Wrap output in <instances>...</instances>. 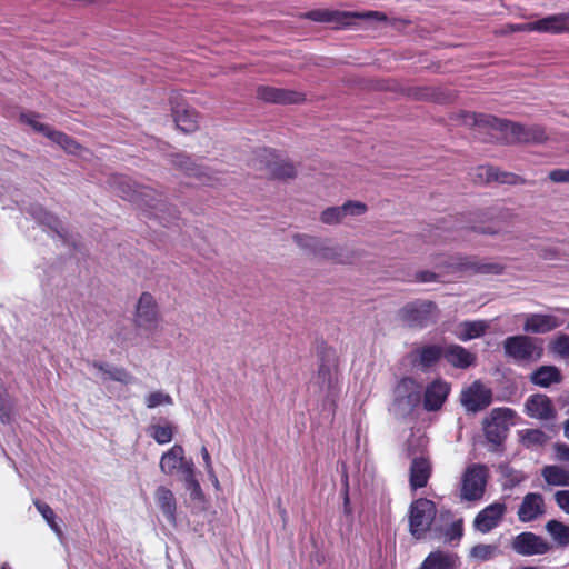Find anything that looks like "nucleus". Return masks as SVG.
<instances>
[{
  "label": "nucleus",
  "mask_w": 569,
  "mask_h": 569,
  "mask_svg": "<svg viewBox=\"0 0 569 569\" xmlns=\"http://www.w3.org/2000/svg\"><path fill=\"white\" fill-rule=\"evenodd\" d=\"M489 128L496 132L497 138L505 139L507 142H542L546 140L545 130L539 126L523 127L521 124L499 119L488 114H470L466 122Z\"/></svg>",
  "instance_id": "f257e3e1"
},
{
  "label": "nucleus",
  "mask_w": 569,
  "mask_h": 569,
  "mask_svg": "<svg viewBox=\"0 0 569 569\" xmlns=\"http://www.w3.org/2000/svg\"><path fill=\"white\" fill-rule=\"evenodd\" d=\"M421 400V387L412 378L401 379L393 390L389 411L398 419L410 416Z\"/></svg>",
  "instance_id": "f03ea898"
},
{
  "label": "nucleus",
  "mask_w": 569,
  "mask_h": 569,
  "mask_svg": "<svg viewBox=\"0 0 569 569\" xmlns=\"http://www.w3.org/2000/svg\"><path fill=\"white\" fill-rule=\"evenodd\" d=\"M437 515V507L433 501L419 498L410 505L409 508V532L419 540L423 539L430 530Z\"/></svg>",
  "instance_id": "7ed1b4c3"
},
{
  "label": "nucleus",
  "mask_w": 569,
  "mask_h": 569,
  "mask_svg": "<svg viewBox=\"0 0 569 569\" xmlns=\"http://www.w3.org/2000/svg\"><path fill=\"white\" fill-rule=\"evenodd\" d=\"M503 351L516 362H533L541 358L543 348L537 339L518 335L505 339Z\"/></svg>",
  "instance_id": "20e7f679"
},
{
  "label": "nucleus",
  "mask_w": 569,
  "mask_h": 569,
  "mask_svg": "<svg viewBox=\"0 0 569 569\" xmlns=\"http://www.w3.org/2000/svg\"><path fill=\"white\" fill-rule=\"evenodd\" d=\"M399 319L409 327L425 328L438 318L437 306L431 301L416 300L398 311Z\"/></svg>",
  "instance_id": "39448f33"
},
{
  "label": "nucleus",
  "mask_w": 569,
  "mask_h": 569,
  "mask_svg": "<svg viewBox=\"0 0 569 569\" xmlns=\"http://www.w3.org/2000/svg\"><path fill=\"white\" fill-rule=\"evenodd\" d=\"M515 411L509 408H495L483 419V431L488 441L499 445L513 425Z\"/></svg>",
  "instance_id": "423d86ee"
},
{
  "label": "nucleus",
  "mask_w": 569,
  "mask_h": 569,
  "mask_svg": "<svg viewBox=\"0 0 569 569\" xmlns=\"http://www.w3.org/2000/svg\"><path fill=\"white\" fill-rule=\"evenodd\" d=\"M108 184L119 197L132 202L133 204H146L147 201L144 200V197L147 196L157 198L152 188L137 186L130 178L124 176H111L108 179Z\"/></svg>",
  "instance_id": "0eeeda50"
},
{
  "label": "nucleus",
  "mask_w": 569,
  "mask_h": 569,
  "mask_svg": "<svg viewBox=\"0 0 569 569\" xmlns=\"http://www.w3.org/2000/svg\"><path fill=\"white\" fill-rule=\"evenodd\" d=\"M556 313H527L523 315V330L528 333L543 335L563 325V316L569 315V309L557 308Z\"/></svg>",
  "instance_id": "6e6552de"
},
{
  "label": "nucleus",
  "mask_w": 569,
  "mask_h": 569,
  "mask_svg": "<svg viewBox=\"0 0 569 569\" xmlns=\"http://www.w3.org/2000/svg\"><path fill=\"white\" fill-rule=\"evenodd\" d=\"M487 469L481 465H471L461 478L460 498L466 501L480 499L485 493Z\"/></svg>",
  "instance_id": "1a4fd4ad"
},
{
  "label": "nucleus",
  "mask_w": 569,
  "mask_h": 569,
  "mask_svg": "<svg viewBox=\"0 0 569 569\" xmlns=\"http://www.w3.org/2000/svg\"><path fill=\"white\" fill-rule=\"evenodd\" d=\"M133 325L143 331H153L159 323V310L154 297L142 292L136 303Z\"/></svg>",
  "instance_id": "9d476101"
},
{
  "label": "nucleus",
  "mask_w": 569,
  "mask_h": 569,
  "mask_svg": "<svg viewBox=\"0 0 569 569\" xmlns=\"http://www.w3.org/2000/svg\"><path fill=\"white\" fill-rule=\"evenodd\" d=\"M311 388L319 396L325 398H332L337 393L338 372L333 359H322L317 373L312 378Z\"/></svg>",
  "instance_id": "9b49d317"
},
{
  "label": "nucleus",
  "mask_w": 569,
  "mask_h": 569,
  "mask_svg": "<svg viewBox=\"0 0 569 569\" xmlns=\"http://www.w3.org/2000/svg\"><path fill=\"white\" fill-rule=\"evenodd\" d=\"M160 471L167 476L180 471L183 477L194 470L192 460L186 458V451L181 445H173L162 453L159 462Z\"/></svg>",
  "instance_id": "f8f14e48"
},
{
  "label": "nucleus",
  "mask_w": 569,
  "mask_h": 569,
  "mask_svg": "<svg viewBox=\"0 0 569 569\" xmlns=\"http://www.w3.org/2000/svg\"><path fill=\"white\" fill-rule=\"evenodd\" d=\"M368 211L366 203L361 201H347L342 206L328 207L321 211L319 220L327 226H337L347 217L362 216Z\"/></svg>",
  "instance_id": "ddd939ff"
},
{
  "label": "nucleus",
  "mask_w": 569,
  "mask_h": 569,
  "mask_svg": "<svg viewBox=\"0 0 569 569\" xmlns=\"http://www.w3.org/2000/svg\"><path fill=\"white\" fill-rule=\"evenodd\" d=\"M461 403L469 412H478L490 406L492 391L480 381H475L461 392Z\"/></svg>",
  "instance_id": "4468645a"
},
{
  "label": "nucleus",
  "mask_w": 569,
  "mask_h": 569,
  "mask_svg": "<svg viewBox=\"0 0 569 569\" xmlns=\"http://www.w3.org/2000/svg\"><path fill=\"white\" fill-rule=\"evenodd\" d=\"M507 511L503 502H493L479 511L473 520V527L481 533H488L499 526Z\"/></svg>",
  "instance_id": "2eb2a0df"
},
{
  "label": "nucleus",
  "mask_w": 569,
  "mask_h": 569,
  "mask_svg": "<svg viewBox=\"0 0 569 569\" xmlns=\"http://www.w3.org/2000/svg\"><path fill=\"white\" fill-rule=\"evenodd\" d=\"M172 117L176 126L183 132H193L199 128V114L177 96L170 98Z\"/></svg>",
  "instance_id": "dca6fc26"
},
{
  "label": "nucleus",
  "mask_w": 569,
  "mask_h": 569,
  "mask_svg": "<svg viewBox=\"0 0 569 569\" xmlns=\"http://www.w3.org/2000/svg\"><path fill=\"white\" fill-rule=\"evenodd\" d=\"M512 548L523 556L545 555L550 550L549 543L532 532L518 535L512 541Z\"/></svg>",
  "instance_id": "f3484780"
},
{
  "label": "nucleus",
  "mask_w": 569,
  "mask_h": 569,
  "mask_svg": "<svg viewBox=\"0 0 569 569\" xmlns=\"http://www.w3.org/2000/svg\"><path fill=\"white\" fill-rule=\"evenodd\" d=\"M450 392L448 382L441 379H436L426 387L423 397V407L427 411L439 410L445 403Z\"/></svg>",
  "instance_id": "a211bd4d"
},
{
  "label": "nucleus",
  "mask_w": 569,
  "mask_h": 569,
  "mask_svg": "<svg viewBox=\"0 0 569 569\" xmlns=\"http://www.w3.org/2000/svg\"><path fill=\"white\" fill-rule=\"evenodd\" d=\"M546 511L545 500L540 493L530 492L523 497L522 503L518 509V518L522 522L536 520Z\"/></svg>",
  "instance_id": "6ab92c4d"
},
{
  "label": "nucleus",
  "mask_w": 569,
  "mask_h": 569,
  "mask_svg": "<svg viewBox=\"0 0 569 569\" xmlns=\"http://www.w3.org/2000/svg\"><path fill=\"white\" fill-rule=\"evenodd\" d=\"M352 17H362V18H382V16L377 11H370L368 13L358 14V13H347V12H338V11H329V10H312L307 13V18L319 21V22H333L337 24H348L349 20Z\"/></svg>",
  "instance_id": "aec40b11"
},
{
  "label": "nucleus",
  "mask_w": 569,
  "mask_h": 569,
  "mask_svg": "<svg viewBox=\"0 0 569 569\" xmlns=\"http://www.w3.org/2000/svg\"><path fill=\"white\" fill-rule=\"evenodd\" d=\"M531 29L537 32L562 33L569 31V12L551 14L532 21Z\"/></svg>",
  "instance_id": "412c9836"
},
{
  "label": "nucleus",
  "mask_w": 569,
  "mask_h": 569,
  "mask_svg": "<svg viewBox=\"0 0 569 569\" xmlns=\"http://www.w3.org/2000/svg\"><path fill=\"white\" fill-rule=\"evenodd\" d=\"M443 358L455 368L467 369L476 363V355L459 345H449L443 349Z\"/></svg>",
  "instance_id": "4be33fe9"
},
{
  "label": "nucleus",
  "mask_w": 569,
  "mask_h": 569,
  "mask_svg": "<svg viewBox=\"0 0 569 569\" xmlns=\"http://www.w3.org/2000/svg\"><path fill=\"white\" fill-rule=\"evenodd\" d=\"M526 412L536 419H550L555 416V409L547 396L533 395L526 401Z\"/></svg>",
  "instance_id": "5701e85b"
},
{
  "label": "nucleus",
  "mask_w": 569,
  "mask_h": 569,
  "mask_svg": "<svg viewBox=\"0 0 569 569\" xmlns=\"http://www.w3.org/2000/svg\"><path fill=\"white\" fill-rule=\"evenodd\" d=\"M431 475L429 458L425 456L413 458L410 467V486L412 489L422 488L427 485Z\"/></svg>",
  "instance_id": "b1692460"
},
{
  "label": "nucleus",
  "mask_w": 569,
  "mask_h": 569,
  "mask_svg": "<svg viewBox=\"0 0 569 569\" xmlns=\"http://www.w3.org/2000/svg\"><path fill=\"white\" fill-rule=\"evenodd\" d=\"M489 329L486 320L462 321L455 326L453 335L460 341H469L481 337Z\"/></svg>",
  "instance_id": "393cba45"
},
{
  "label": "nucleus",
  "mask_w": 569,
  "mask_h": 569,
  "mask_svg": "<svg viewBox=\"0 0 569 569\" xmlns=\"http://www.w3.org/2000/svg\"><path fill=\"white\" fill-rule=\"evenodd\" d=\"M258 94L264 101L276 103H298L305 99L302 93L270 87L260 88Z\"/></svg>",
  "instance_id": "a878e982"
},
{
  "label": "nucleus",
  "mask_w": 569,
  "mask_h": 569,
  "mask_svg": "<svg viewBox=\"0 0 569 569\" xmlns=\"http://www.w3.org/2000/svg\"><path fill=\"white\" fill-rule=\"evenodd\" d=\"M315 258L339 264L348 261L343 248L329 239H320Z\"/></svg>",
  "instance_id": "bb28decb"
},
{
  "label": "nucleus",
  "mask_w": 569,
  "mask_h": 569,
  "mask_svg": "<svg viewBox=\"0 0 569 569\" xmlns=\"http://www.w3.org/2000/svg\"><path fill=\"white\" fill-rule=\"evenodd\" d=\"M154 499L167 520L174 523L177 503L173 492L167 487L160 486L156 489Z\"/></svg>",
  "instance_id": "cd10ccee"
},
{
  "label": "nucleus",
  "mask_w": 569,
  "mask_h": 569,
  "mask_svg": "<svg viewBox=\"0 0 569 569\" xmlns=\"http://www.w3.org/2000/svg\"><path fill=\"white\" fill-rule=\"evenodd\" d=\"M458 557L442 551L431 552L418 569H456Z\"/></svg>",
  "instance_id": "c85d7f7f"
},
{
  "label": "nucleus",
  "mask_w": 569,
  "mask_h": 569,
  "mask_svg": "<svg viewBox=\"0 0 569 569\" xmlns=\"http://www.w3.org/2000/svg\"><path fill=\"white\" fill-rule=\"evenodd\" d=\"M48 139L58 144L69 154L84 157L87 153H89L84 147L61 131L52 129L51 132H49Z\"/></svg>",
  "instance_id": "c756f323"
},
{
  "label": "nucleus",
  "mask_w": 569,
  "mask_h": 569,
  "mask_svg": "<svg viewBox=\"0 0 569 569\" xmlns=\"http://www.w3.org/2000/svg\"><path fill=\"white\" fill-rule=\"evenodd\" d=\"M443 349L436 345L421 347L412 352L413 361L422 368H429L443 357Z\"/></svg>",
  "instance_id": "7c9ffc66"
},
{
  "label": "nucleus",
  "mask_w": 569,
  "mask_h": 569,
  "mask_svg": "<svg viewBox=\"0 0 569 569\" xmlns=\"http://www.w3.org/2000/svg\"><path fill=\"white\" fill-rule=\"evenodd\" d=\"M531 381L540 387L547 388L561 380V373L555 366H542L531 373Z\"/></svg>",
  "instance_id": "2f4dec72"
},
{
  "label": "nucleus",
  "mask_w": 569,
  "mask_h": 569,
  "mask_svg": "<svg viewBox=\"0 0 569 569\" xmlns=\"http://www.w3.org/2000/svg\"><path fill=\"white\" fill-rule=\"evenodd\" d=\"M147 432L158 445H167L173 439L174 427L170 422L152 423Z\"/></svg>",
  "instance_id": "473e14b6"
},
{
  "label": "nucleus",
  "mask_w": 569,
  "mask_h": 569,
  "mask_svg": "<svg viewBox=\"0 0 569 569\" xmlns=\"http://www.w3.org/2000/svg\"><path fill=\"white\" fill-rule=\"evenodd\" d=\"M541 475L550 486H569V470L558 466H546Z\"/></svg>",
  "instance_id": "72a5a7b5"
},
{
  "label": "nucleus",
  "mask_w": 569,
  "mask_h": 569,
  "mask_svg": "<svg viewBox=\"0 0 569 569\" xmlns=\"http://www.w3.org/2000/svg\"><path fill=\"white\" fill-rule=\"evenodd\" d=\"M321 238L307 234V233H295L292 234L293 243L306 254L315 257L318 250V246Z\"/></svg>",
  "instance_id": "f704fd0d"
},
{
  "label": "nucleus",
  "mask_w": 569,
  "mask_h": 569,
  "mask_svg": "<svg viewBox=\"0 0 569 569\" xmlns=\"http://www.w3.org/2000/svg\"><path fill=\"white\" fill-rule=\"evenodd\" d=\"M546 530L559 546L569 545V526L557 520H549L546 523Z\"/></svg>",
  "instance_id": "c9c22d12"
},
{
  "label": "nucleus",
  "mask_w": 569,
  "mask_h": 569,
  "mask_svg": "<svg viewBox=\"0 0 569 569\" xmlns=\"http://www.w3.org/2000/svg\"><path fill=\"white\" fill-rule=\"evenodd\" d=\"M499 553L496 545L480 543L470 550V557L477 561H488Z\"/></svg>",
  "instance_id": "e433bc0d"
},
{
  "label": "nucleus",
  "mask_w": 569,
  "mask_h": 569,
  "mask_svg": "<svg viewBox=\"0 0 569 569\" xmlns=\"http://www.w3.org/2000/svg\"><path fill=\"white\" fill-rule=\"evenodd\" d=\"M37 510L40 512V515L43 517V519L47 521L51 530L59 537L62 538V530L60 526L56 522V515L52 508L43 502L36 501L34 502Z\"/></svg>",
  "instance_id": "4c0bfd02"
},
{
  "label": "nucleus",
  "mask_w": 569,
  "mask_h": 569,
  "mask_svg": "<svg viewBox=\"0 0 569 569\" xmlns=\"http://www.w3.org/2000/svg\"><path fill=\"white\" fill-rule=\"evenodd\" d=\"M144 405L148 409H154L160 406H172L173 399L169 393L157 390L144 397Z\"/></svg>",
  "instance_id": "58836bf2"
},
{
  "label": "nucleus",
  "mask_w": 569,
  "mask_h": 569,
  "mask_svg": "<svg viewBox=\"0 0 569 569\" xmlns=\"http://www.w3.org/2000/svg\"><path fill=\"white\" fill-rule=\"evenodd\" d=\"M270 173L278 178H292L296 174V169L292 163L286 161H272L267 163Z\"/></svg>",
  "instance_id": "ea45409f"
},
{
  "label": "nucleus",
  "mask_w": 569,
  "mask_h": 569,
  "mask_svg": "<svg viewBox=\"0 0 569 569\" xmlns=\"http://www.w3.org/2000/svg\"><path fill=\"white\" fill-rule=\"evenodd\" d=\"M13 409V401L8 393L7 389L0 385V420L3 423H9Z\"/></svg>",
  "instance_id": "a19ab883"
},
{
  "label": "nucleus",
  "mask_w": 569,
  "mask_h": 569,
  "mask_svg": "<svg viewBox=\"0 0 569 569\" xmlns=\"http://www.w3.org/2000/svg\"><path fill=\"white\" fill-rule=\"evenodd\" d=\"M522 443L527 447L542 446L548 437L546 433L538 429H527L521 432Z\"/></svg>",
  "instance_id": "79ce46f5"
},
{
  "label": "nucleus",
  "mask_w": 569,
  "mask_h": 569,
  "mask_svg": "<svg viewBox=\"0 0 569 569\" xmlns=\"http://www.w3.org/2000/svg\"><path fill=\"white\" fill-rule=\"evenodd\" d=\"M20 119L23 123L30 126L36 132L42 133L47 138L49 136V132H51V130H52V128L50 126L42 123L39 120L38 114L22 113L20 116Z\"/></svg>",
  "instance_id": "37998d69"
},
{
  "label": "nucleus",
  "mask_w": 569,
  "mask_h": 569,
  "mask_svg": "<svg viewBox=\"0 0 569 569\" xmlns=\"http://www.w3.org/2000/svg\"><path fill=\"white\" fill-rule=\"evenodd\" d=\"M186 488L190 492V498L197 501H203L204 495L202 492L199 481L196 479L194 470L183 477Z\"/></svg>",
  "instance_id": "c03bdc74"
},
{
  "label": "nucleus",
  "mask_w": 569,
  "mask_h": 569,
  "mask_svg": "<svg viewBox=\"0 0 569 569\" xmlns=\"http://www.w3.org/2000/svg\"><path fill=\"white\" fill-rule=\"evenodd\" d=\"M104 379L114 380L124 385L132 383L134 377L123 368L110 367L104 370Z\"/></svg>",
  "instance_id": "a18cd8bd"
},
{
  "label": "nucleus",
  "mask_w": 569,
  "mask_h": 569,
  "mask_svg": "<svg viewBox=\"0 0 569 569\" xmlns=\"http://www.w3.org/2000/svg\"><path fill=\"white\" fill-rule=\"evenodd\" d=\"M153 193L157 196V198L153 197H144V200L147 201L146 204H136L141 210H151L154 214H157L159 211H162L166 207V203L163 201L162 193L158 192L153 189Z\"/></svg>",
  "instance_id": "49530a36"
},
{
  "label": "nucleus",
  "mask_w": 569,
  "mask_h": 569,
  "mask_svg": "<svg viewBox=\"0 0 569 569\" xmlns=\"http://www.w3.org/2000/svg\"><path fill=\"white\" fill-rule=\"evenodd\" d=\"M550 350L561 357L569 358V336L560 335L550 342Z\"/></svg>",
  "instance_id": "de8ad7c7"
},
{
  "label": "nucleus",
  "mask_w": 569,
  "mask_h": 569,
  "mask_svg": "<svg viewBox=\"0 0 569 569\" xmlns=\"http://www.w3.org/2000/svg\"><path fill=\"white\" fill-rule=\"evenodd\" d=\"M558 507L569 515V490H559L555 493Z\"/></svg>",
  "instance_id": "09e8293b"
},
{
  "label": "nucleus",
  "mask_w": 569,
  "mask_h": 569,
  "mask_svg": "<svg viewBox=\"0 0 569 569\" xmlns=\"http://www.w3.org/2000/svg\"><path fill=\"white\" fill-rule=\"evenodd\" d=\"M556 459L569 462V446L566 443H556L553 446Z\"/></svg>",
  "instance_id": "8fccbe9b"
},
{
  "label": "nucleus",
  "mask_w": 569,
  "mask_h": 569,
  "mask_svg": "<svg viewBox=\"0 0 569 569\" xmlns=\"http://www.w3.org/2000/svg\"><path fill=\"white\" fill-rule=\"evenodd\" d=\"M550 180L553 182H569V169H557L549 173Z\"/></svg>",
  "instance_id": "3c124183"
},
{
  "label": "nucleus",
  "mask_w": 569,
  "mask_h": 569,
  "mask_svg": "<svg viewBox=\"0 0 569 569\" xmlns=\"http://www.w3.org/2000/svg\"><path fill=\"white\" fill-rule=\"evenodd\" d=\"M416 278L420 282H432L436 280V274L430 271H421L417 273Z\"/></svg>",
  "instance_id": "603ef678"
},
{
  "label": "nucleus",
  "mask_w": 569,
  "mask_h": 569,
  "mask_svg": "<svg viewBox=\"0 0 569 569\" xmlns=\"http://www.w3.org/2000/svg\"><path fill=\"white\" fill-rule=\"evenodd\" d=\"M201 456H202L207 472H211V470L213 469V466H212L211 457L206 447L201 448Z\"/></svg>",
  "instance_id": "864d4df0"
},
{
  "label": "nucleus",
  "mask_w": 569,
  "mask_h": 569,
  "mask_svg": "<svg viewBox=\"0 0 569 569\" xmlns=\"http://www.w3.org/2000/svg\"><path fill=\"white\" fill-rule=\"evenodd\" d=\"M532 22L519 23L510 26L511 31H536V29H531Z\"/></svg>",
  "instance_id": "5fc2aeb1"
},
{
  "label": "nucleus",
  "mask_w": 569,
  "mask_h": 569,
  "mask_svg": "<svg viewBox=\"0 0 569 569\" xmlns=\"http://www.w3.org/2000/svg\"><path fill=\"white\" fill-rule=\"evenodd\" d=\"M480 231L482 233H486V234H499V233H502L506 231L505 228L502 227H485V228H481Z\"/></svg>",
  "instance_id": "6e6d98bb"
},
{
  "label": "nucleus",
  "mask_w": 569,
  "mask_h": 569,
  "mask_svg": "<svg viewBox=\"0 0 569 569\" xmlns=\"http://www.w3.org/2000/svg\"><path fill=\"white\" fill-rule=\"evenodd\" d=\"M209 479L211 480L212 485L216 487V489L220 488V482L218 480V477L214 473V470L212 469L211 472H207Z\"/></svg>",
  "instance_id": "4d7b16f0"
},
{
  "label": "nucleus",
  "mask_w": 569,
  "mask_h": 569,
  "mask_svg": "<svg viewBox=\"0 0 569 569\" xmlns=\"http://www.w3.org/2000/svg\"><path fill=\"white\" fill-rule=\"evenodd\" d=\"M92 367L94 369L101 371L103 376H104V370H109V368H110L108 365H104V363H101V362H93Z\"/></svg>",
  "instance_id": "13d9d810"
},
{
  "label": "nucleus",
  "mask_w": 569,
  "mask_h": 569,
  "mask_svg": "<svg viewBox=\"0 0 569 569\" xmlns=\"http://www.w3.org/2000/svg\"><path fill=\"white\" fill-rule=\"evenodd\" d=\"M563 433H565L566 438L569 440V419L566 420V422H565Z\"/></svg>",
  "instance_id": "bf43d9fd"
},
{
  "label": "nucleus",
  "mask_w": 569,
  "mask_h": 569,
  "mask_svg": "<svg viewBox=\"0 0 569 569\" xmlns=\"http://www.w3.org/2000/svg\"><path fill=\"white\" fill-rule=\"evenodd\" d=\"M489 271H492V272H500V268L498 266H488L487 267Z\"/></svg>",
  "instance_id": "052dcab7"
},
{
  "label": "nucleus",
  "mask_w": 569,
  "mask_h": 569,
  "mask_svg": "<svg viewBox=\"0 0 569 569\" xmlns=\"http://www.w3.org/2000/svg\"><path fill=\"white\" fill-rule=\"evenodd\" d=\"M522 479H523V476H522V475H517V476H515L513 481H515V482H520Z\"/></svg>",
  "instance_id": "680f3d73"
},
{
  "label": "nucleus",
  "mask_w": 569,
  "mask_h": 569,
  "mask_svg": "<svg viewBox=\"0 0 569 569\" xmlns=\"http://www.w3.org/2000/svg\"><path fill=\"white\" fill-rule=\"evenodd\" d=\"M488 178H493V174L490 172V169H487ZM495 179H498V177L495 176Z\"/></svg>",
  "instance_id": "e2e57ef3"
},
{
  "label": "nucleus",
  "mask_w": 569,
  "mask_h": 569,
  "mask_svg": "<svg viewBox=\"0 0 569 569\" xmlns=\"http://www.w3.org/2000/svg\"><path fill=\"white\" fill-rule=\"evenodd\" d=\"M263 153H264L266 156H271V153H270L268 150H264V151H263Z\"/></svg>",
  "instance_id": "0e129e2a"
}]
</instances>
